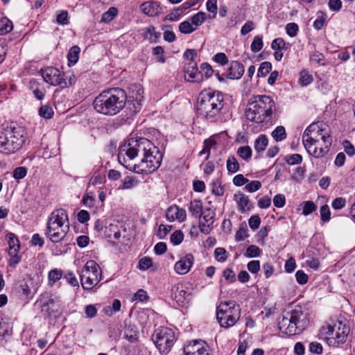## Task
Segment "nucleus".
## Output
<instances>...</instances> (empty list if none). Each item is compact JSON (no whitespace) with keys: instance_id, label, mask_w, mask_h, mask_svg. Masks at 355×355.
I'll list each match as a JSON object with an SVG mask.
<instances>
[{"instance_id":"nucleus-1","label":"nucleus","mask_w":355,"mask_h":355,"mask_svg":"<svg viewBox=\"0 0 355 355\" xmlns=\"http://www.w3.org/2000/svg\"><path fill=\"white\" fill-rule=\"evenodd\" d=\"M162 153L149 139L130 137L120 148L119 162L125 168L139 174L155 171L161 165Z\"/></svg>"},{"instance_id":"nucleus-2","label":"nucleus","mask_w":355,"mask_h":355,"mask_svg":"<svg viewBox=\"0 0 355 355\" xmlns=\"http://www.w3.org/2000/svg\"><path fill=\"white\" fill-rule=\"evenodd\" d=\"M310 324L309 310L302 306H289L284 310L282 319L278 322L279 330L288 335L300 334Z\"/></svg>"},{"instance_id":"nucleus-3","label":"nucleus","mask_w":355,"mask_h":355,"mask_svg":"<svg viewBox=\"0 0 355 355\" xmlns=\"http://www.w3.org/2000/svg\"><path fill=\"white\" fill-rule=\"evenodd\" d=\"M225 110L223 95L211 89L202 91L198 97V111L207 121L216 122L222 120Z\"/></svg>"},{"instance_id":"nucleus-4","label":"nucleus","mask_w":355,"mask_h":355,"mask_svg":"<svg viewBox=\"0 0 355 355\" xmlns=\"http://www.w3.org/2000/svg\"><path fill=\"white\" fill-rule=\"evenodd\" d=\"M126 94L120 88H112L104 91L96 96L93 105L98 113L114 116L118 114L125 106Z\"/></svg>"},{"instance_id":"nucleus-5","label":"nucleus","mask_w":355,"mask_h":355,"mask_svg":"<svg viewBox=\"0 0 355 355\" xmlns=\"http://www.w3.org/2000/svg\"><path fill=\"white\" fill-rule=\"evenodd\" d=\"M27 139L24 127L16 124H3L0 126V153L11 155L19 151Z\"/></svg>"},{"instance_id":"nucleus-6","label":"nucleus","mask_w":355,"mask_h":355,"mask_svg":"<svg viewBox=\"0 0 355 355\" xmlns=\"http://www.w3.org/2000/svg\"><path fill=\"white\" fill-rule=\"evenodd\" d=\"M69 231V218L67 211L58 209L49 215L46 227V236L53 243H58L64 239Z\"/></svg>"},{"instance_id":"nucleus-7","label":"nucleus","mask_w":355,"mask_h":355,"mask_svg":"<svg viewBox=\"0 0 355 355\" xmlns=\"http://www.w3.org/2000/svg\"><path fill=\"white\" fill-rule=\"evenodd\" d=\"M240 308L234 301L221 302L217 307L216 318L223 328L233 327L240 318Z\"/></svg>"},{"instance_id":"nucleus-8","label":"nucleus","mask_w":355,"mask_h":355,"mask_svg":"<svg viewBox=\"0 0 355 355\" xmlns=\"http://www.w3.org/2000/svg\"><path fill=\"white\" fill-rule=\"evenodd\" d=\"M80 276L83 288L90 290L101 281V270L96 261L89 260L82 269Z\"/></svg>"},{"instance_id":"nucleus-9","label":"nucleus","mask_w":355,"mask_h":355,"mask_svg":"<svg viewBox=\"0 0 355 355\" xmlns=\"http://www.w3.org/2000/svg\"><path fill=\"white\" fill-rule=\"evenodd\" d=\"M266 96L261 95L254 97L245 110L246 118L257 123H263L266 119Z\"/></svg>"},{"instance_id":"nucleus-10","label":"nucleus","mask_w":355,"mask_h":355,"mask_svg":"<svg viewBox=\"0 0 355 355\" xmlns=\"http://www.w3.org/2000/svg\"><path fill=\"white\" fill-rule=\"evenodd\" d=\"M329 127L322 122L313 123L304 130L302 135V143L308 145L310 142L317 140L331 139Z\"/></svg>"},{"instance_id":"nucleus-11","label":"nucleus","mask_w":355,"mask_h":355,"mask_svg":"<svg viewBox=\"0 0 355 355\" xmlns=\"http://www.w3.org/2000/svg\"><path fill=\"white\" fill-rule=\"evenodd\" d=\"M153 340L161 353H167L174 344L175 336L171 329L160 327L155 331Z\"/></svg>"},{"instance_id":"nucleus-12","label":"nucleus","mask_w":355,"mask_h":355,"mask_svg":"<svg viewBox=\"0 0 355 355\" xmlns=\"http://www.w3.org/2000/svg\"><path fill=\"white\" fill-rule=\"evenodd\" d=\"M42 77L45 82L51 85H60L61 87L64 88L72 85L71 79L64 73H62L56 68L49 67L42 71Z\"/></svg>"},{"instance_id":"nucleus-13","label":"nucleus","mask_w":355,"mask_h":355,"mask_svg":"<svg viewBox=\"0 0 355 355\" xmlns=\"http://www.w3.org/2000/svg\"><path fill=\"white\" fill-rule=\"evenodd\" d=\"M331 143L332 139L331 138L312 141L308 145L304 144V146L310 155L315 158H320L327 153Z\"/></svg>"},{"instance_id":"nucleus-14","label":"nucleus","mask_w":355,"mask_h":355,"mask_svg":"<svg viewBox=\"0 0 355 355\" xmlns=\"http://www.w3.org/2000/svg\"><path fill=\"white\" fill-rule=\"evenodd\" d=\"M215 215V212L209 208L205 209L199 215V229L202 233L209 234L214 229Z\"/></svg>"},{"instance_id":"nucleus-15","label":"nucleus","mask_w":355,"mask_h":355,"mask_svg":"<svg viewBox=\"0 0 355 355\" xmlns=\"http://www.w3.org/2000/svg\"><path fill=\"white\" fill-rule=\"evenodd\" d=\"M194 258L191 254H187L177 261L174 266L175 272L180 275L187 274L193 264Z\"/></svg>"},{"instance_id":"nucleus-16","label":"nucleus","mask_w":355,"mask_h":355,"mask_svg":"<svg viewBox=\"0 0 355 355\" xmlns=\"http://www.w3.org/2000/svg\"><path fill=\"white\" fill-rule=\"evenodd\" d=\"M129 96L136 103H134L135 111L140 110L141 103L144 99V89L141 85L134 84L129 87Z\"/></svg>"},{"instance_id":"nucleus-17","label":"nucleus","mask_w":355,"mask_h":355,"mask_svg":"<svg viewBox=\"0 0 355 355\" xmlns=\"http://www.w3.org/2000/svg\"><path fill=\"white\" fill-rule=\"evenodd\" d=\"M349 328L341 321L335 323L334 343L340 344L345 342Z\"/></svg>"},{"instance_id":"nucleus-18","label":"nucleus","mask_w":355,"mask_h":355,"mask_svg":"<svg viewBox=\"0 0 355 355\" xmlns=\"http://www.w3.org/2000/svg\"><path fill=\"white\" fill-rule=\"evenodd\" d=\"M140 10L144 14L149 17L157 16L162 11L159 3L154 1H149L141 3Z\"/></svg>"},{"instance_id":"nucleus-19","label":"nucleus","mask_w":355,"mask_h":355,"mask_svg":"<svg viewBox=\"0 0 355 355\" xmlns=\"http://www.w3.org/2000/svg\"><path fill=\"white\" fill-rule=\"evenodd\" d=\"M186 216L185 209L180 208L176 205L169 207L166 214V218L170 221L178 220L180 222H182L185 220Z\"/></svg>"},{"instance_id":"nucleus-20","label":"nucleus","mask_w":355,"mask_h":355,"mask_svg":"<svg viewBox=\"0 0 355 355\" xmlns=\"http://www.w3.org/2000/svg\"><path fill=\"white\" fill-rule=\"evenodd\" d=\"M243 73L244 67L243 64L237 61H234L230 64L225 76L230 79L237 80L241 78Z\"/></svg>"},{"instance_id":"nucleus-21","label":"nucleus","mask_w":355,"mask_h":355,"mask_svg":"<svg viewBox=\"0 0 355 355\" xmlns=\"http://www.w3.org/2000/svg\"><path fill=\"white\" fill-rule=\"evenodd\" d=\"M189 295L182 285H175L171 288V297L179 305H183Z\"/></svg>"},{"instance_id":"nucleus-22","label":"nucleus","mask_w":355,"mask_h":355,"mask_svg":"<svg viewBox=\"0 0 355 355\" xmlns=\"http://www.w3.org/2000/svg\"><path fill=\"white\" fill-rule=\"evenodd\" d=\"M271 48L274 51L275 60L279 61L283 57V51L288 48V44H286L282 38L279 37L272 41Z\"/></svg>"},{"instance_id":"nucleus-23","label":"nucleus","mask_w":355,"mask_h":355,"mask_svg":"<svg viewBox=\"0 0 355 355\" xmlns=\"http://www.w3.org/2000/svg\"><path fill=\"white\" fill-rule=\"evenodd\" d=\"M234 199L238 205L239 210L241 212H245L250 209L252 207L251 202L248 197L243 193L238 192L234 195Z\"/></svg>"},{"instance_id":"nucleus-24","label":"nucleus","mask_w":355,"mask_h":355,"mask_svg":"<svg viewBox=\"0 0 355 355\" xmlns=\"http://www.w3.org/2000/svg\"><path fill=\"white\" fill-rule=\"evenodd\" d=\"M206 349H207V346L205 343L194 340L193 343H190L184 347V352L185 355H193L200 350H205Z\"/></svg>"},{"instance_id":"nucleus-25","label":"nucleus","mask_w":355,"mask_h":355,"mask_svg":"<svg viewBox=\"0 0 355 355\" xmlns=\"http://www.w3.org/2000/svg\"><path fill=\"white\" fill-rule=\"evenodd\" d=\"M8 243L9 245V255L17 254L20 245L17 237L13 233H8L6 235Z\"/></svg>"},{"instance_id":"nucleus-26","label":"nucleus","mask_w":355,"mask_h":355,"mask_svg":"<svg viewBox=\"0 0 355 355\" xmlns=\"http://www.w3.org/2000/svg\"><path fill=\"white\" fill-rule=\"evenodd\" d=\"M189 211L193 216L200 215L202 211V204L199 200H193L191 201L189 206Z\"/></svg>"},{"instance_id":"nucleus-27","label":"nucleus","mask_w":355,"mask_h":355,"mask_svg":"<svg viewBox=\"0 0 355 355\" xmlns=\"http://www.w3.org/2000/svg\"><path fill=\"white\" fill-rule=\"evenodd\" d=\"M268 123L270 122L271 124H273L275 123L277 116L276 114L277 112V108L275 106V103L273 100L269 99V101L268 102Z\"/></svg>"},{"instance_id":"nucleus-28","label":"nucleus","mask_w":355,"mask_h":355,"mask_svg":"<svg viewBox=\"0 0 355 355\" xmlns=\"http://www.w3.org/2000/svg\"><path fill=\"white\" fill-rule=\"evenodd\" d=\"M313 81V78L307 70L303 69L300 71L299 84L302 87H306L312 83Z\"/></svg>"},{"instance_id":"nucleus-29","label":"nucleus","mask_w":355,"mask_h":355,"mask_svg":"<svg viewBox=\"0 0 355 355\" xmlns=\"http://www.w3.org/2000/svg\"><path fill=\"white\" fill-rule=\"evenodd\" d=\"M193 68H194L193 67ZM185 79L191 82H200L202 80V75L198 69H193L192 71H187L185 73Z\"/></svg>"},{"instance_id":"nucleus-30","label":"nucleus","mask_w":355,"mask_h":355,"mask_svg":"<svg viewBox=\"0 0 355 355\" xmlns=\"http://www.w3.org/2000/svg\"><path fill=\"white\" fill-rule=\"evenodd\" d=\"M13 28L12 23L8 18L0 19V35H3L10 33Z\"/></svg>"},{"instance_id":"nucleus-31","label":"nucleus","mask_w":355,"mask_h":355,"mask_svg":"<svg viewBox=\"0 0 355 355\" xmlns=\"http://www.w3.org/2000/svg\"><path fill=\"white\" fill-rule=\"evenodd\" d=\"M62 277V271L59 269H53L49 271L48 275L49 284L50 286H53L55 282L60 280Z\"/></svg>"},{"instance_id":"nucleus-32","label":"nucleus","mask_w":355,"mask_h":355,"mask_svg":"<svg viewBox=\"0 0 355 355\" xmlns=\"http://www.w3.org/2000/svg\"><path fill=\"white\" fill-rule=\"evenodd\" d=\"M80 49L79 46L75 45L73 46L70 49L67 55L68 60L70 64H76L79 58V54Z\"/></svg>"},{"instance_id":"nucleus-33","label":"nucleus","mask_w":355,"mask_h":355,"mask_svg":"<svg viewBox=\"0 0 355 355\" xmlns=\"http://www.w3.org/2000/svg\"><path fill=\"white\" fill-rule=\"evenodd\" d=\"M334 331L335 324L333 326L331 324L324 325L320 329L321 335L324 336L327 340H330L331 343L334 338Z\"/></svg>"},{"instance_id":"nucleus-34","label":"nucleus","mask_w":355,"mask_h":355,"mask_svg":"<svg viewBox=\"0 0 355 355\" xmlns=\"http://www.w3.org/2000/svg\"><path fill=\"white\" fill-rule=\"evenodd\" d=\"M271 136L277 141H281L286 138V132L284 127L277 126L272 132Z\"/></svg>"},{"instance_id":"nucleus-35","label":"nucleus","mask_w":355,"mask_h":355,"mask_svg":"<svg viewBox=\"0 0 355 355\" xmlns=\"http://www.w3.org/2000/svg\"><path fill=\"white\" fill-rule=\"evenodd\" d=\"M237 155L245 162H249L252 157V150L250 146H241L237 150Z\"/></svg>"},{"instance_id":"nucleus-36","label":"nucleus","mask_w":355,"mask_h":355,"mask_svg":"<svg viewBox=\"0 0 355 355\" xmlns=\"http://www.w3.org/2000/svg\"><path fill=\"white\" fill-rule=\"evenodd\" d=\"M124 337L130 343H135L138 338V331L133 327L129 326L124 331Z\"/></svg>"},{"instance_id":"nucleus-37","label":"nucleus","mask_w":355,"mask_h":355,"mask_svg":"<svg viewBox=\"0 0 355 355\" xmlns=\"http://www.w3.org/2000/svg\"><path fill=\"white\" fill-rule=\"evenodd\" d=\"M207 15L204 12H199L191 17V23L196 27L200 26L206 20Z\"/></svg>"},{"instance_id":"nucleus-38","label":"nucleus","mask_w":355,"mask_h":355,"mask_svg":"<svg viewBox=\"0 0 355 355\" xmlns=\"http://www.w3.org/2000/svg\"><path fill=\"white\" fill-rule=\"evenodd\" d=\"M266 148V137L261 135L254 141V149L257 153L263 152Z\"/></svg>"},{"instance_id":"nucleus-39","label":"nucleus","mask_w":355,"mask_h":355,"mask_svg":"<svg viewBox=\"0 0 355 355\" xmlns=\"http://www.w3.org/2000/svg\"><path fill=\"white\" fill-rule=\"evenodd\" d=\"M227 169L231 173H234L239 170V164L234 156L230 157L227 159Z\"/></svg>"},{"instance_id":"nucleus-40","label":"nucleus","mask_w":355,"mask_h":355,"mask_svg":"<svg viewBox=\"0 0 355 355\" xmlns=\"http://www.w3.org/2000/svg\"><path fill=\"white\" fill-rule=\"evenodd\" d=\"M216 142L214 139H206L204 141V148L200 152V155H202L203 154H207L206 159H208L210 155V150L211 148L216 145Z\"/></svg>"},{"instance_id":"nucleus-41","label":"nucleus","mask_w":355,"mask_h":355,"mask_svg":"<svg viewBox=\"0 0 355 355\" xmlns=\"http://www.w3.org/2000/svg\"><path fill=\"white\" fill-rule=\"evenodd\" d=\"M116 15L117 9L116 8L112 7L103 14L101 21L106 23L110 22L116 16Z\"/></svg>"},{"instance_id":"nucleus-42","label":"nucleus","mask_w":355,"mask_h":355,"mask_svg":"<svg viewBox=\"0 0 355 355\" xmlns=\"http://www.w3.org/2000/svg\"><path fill=\"white\" fill-rule=\"evenodd\" d=\"M302 205H303L302 214L304 216H308L317 209V206L312 201H305Z\"/></svg>"},{"instance_id":"nucleus-43","label":"nucleus","mask_w":355,"mask_h":355,"mask_svg":"<svg viewBox=\"0 0 355 355\" xmlns=\"http://www.w3.org/2000/svg\"><path fill=\"white\" fill-rule=\"evenodd\" d=\"M196 30L191 23L189 21H184L179 24V31L184 34H190Z\"/></svg>"},{"instance_id":"nucleus-44","label":"nucleus","mask_w":355,"mask_h":355,"mask_svg":"<svg viewBox=\"0 0 355 355\" xmlns=\"http://www.w3.org/2000/svg\"><path fill=\"white\" fill-rule=\"evenodd\" d=\"M318 18L313 22V27L316 30H320L324 25L326 20V15L324 12L320 11L317 13Z\"/></svg>"},{"instance_id":"nucleus-45","label":"nucleus","mask_w":355,"mask_h":355,"mask_svg":"<svg viewBox=\"0 0 355 355\" xmlns=\"http://www.w3.org/2000/svg\"><path fill=\"white\" fill-rule=\"evenodd\" d=\"M207 10L212 14V15H209V18L214 19L217 15V0H207Z\"/></svg>"},{"instance_id":"nucleus-46","label":"nucleus","mask_w":355,"mask_h":355,"mask_svg":"<svg viewBox=\"0 0 355 355\" xmlns=\"http://www.w3.org/2000/svg\"><path fill=\"white\" fill-rule=\"evenodd\" d=\"M260 253L261 250L259 247L251 245L247 248L244 255L248 258H253L259 257Z\"/></svg>"},{"instance_id":"nucleus-47","label":"nucleus","mask_w":355,"mask_h":355,"mask_svg":"<svg viewBox=\"0 0 355 355\" xmlns=\"http://www.w3.org/2000/svg\"><path fill=\"white\" fill-rule=\"evenodd\" d=\"M285 161L289 165L299 164L302 161V157L300 154L288 155L285 157Z\"/></svg>"},{"instance_id":"nucleus-48","label":"nucleus","mask_w":355,"mask_h":355,"mask_svg":"<svg viewBox=\"0 0 355 355\" xmlns=\"http://www.w3.org/2000/svg\"><path fill=\"white\" fill-rule=\"evenodd\" d=\"M214 256L216 259L221 263L225 261L227 258V252L223 248H216L214 250Z\"/></svg>"},{"instance_id":"nucleus-49","label":"nucleus","mask_w":355,"mask_h":355,"mask_svg":"<svg viewBox=\"0 0 355 355\" xmlns=\"http://www.w3.org/2000/svg\"><path fill=\"white\" fill-rule=\"evenodd\" d=\"M53 110L52 107L49 105H43L40 108L39 114L44 119H51L53 115Z\"/></svg>"},{"instance_id":"nucleus-50","label":"nucleus","mask_w":355,"mask_h":355,"mask_svg":"<svg viewBox=\"0 0 355 355\" xmlns=\"http://www.w3.org/2000/svg\"><path fill=\"white\" fill-rule=\"evenodd\" d=\"M263 45L262 38L259 36H255L250 45V48L252 52L257 53L262 49Z\"/></svg>"},{"instance_id":"nucleus-51","label":"nucleus","mask_w":355,"mask_h":355,"mask_svg":"<svg viewBox=\"0 0 355 355\" xmlns=\"http://www.w3.org/2000/svg\"><path fill=\"white\" fill-rule=\"evenodd\" d=\"M54 304V300L51 298L42 305V311L43 312L46 313L49 315H51L53 313H55V311L53 309Z\"/></svg>"},{"instance_id":"nucleus-52","label":"nucleus","mask_w":355,"mask_h":355,"mask_svg":"<svg viewBox=\"0 0 355 355\" xmlns=\"http://www.w3.org/2000/svg\"><path fill=\"white\" fill-rule=\"evenodd\" d=\"M170 239L174 245H179L184 239V234L180 230H176L171 235Z\"/></svg>"},{"instance_id":"nucleus-53","label":"nucleus","mask_w":355,"mask_h":355,"mask_svg":"<svg viewBox=\"0 0 355 355\" xmlns=\"http://www.w3.org/2000/svg\"><path fill=\"white\" fill-rule=\"evenodd\" d=\"M299 31L298 25L296 23H288L286 26V33L291 37H295L297 35Z\"/></svg>"},{"instance_id":"nucleus-54","label":"nucleus","mask_w":355,"mask_h":355,"mask_svg":"<svg viewBox=\"0 0 355 355\" xmlns=\"http://www.w3.org/2000/svg\"><path fill=\"white\" fill-rule=\"evenodd\" d=\"M182 15L178 8L173 9L169 14H168L164 19V21H177Z\"/></svg>"},{"instance_id":"nucleus-55","label":"nucleus","mask_w":355,"mask_h":355,"mask_svg":"<svg viewBox=\"0 0 355 355\" xmlns=\"http://www.w3.org/2000/svg\"><path fill=\"white\" fill-rule=\"evenodd\" d=\"M200 74H202V76L204 74L206 78L211 77L214 73V70L211 66L207 62L202 63L200 65Z\"/></svg>"},{"instance_id":"nucleus-56","label":"nucleus","mask_w":355,"mask_h":355,"mask_svg":"<svg viewBox=\"0 0 355 355\" xmlns=\"http://www.w3.org/2000/svg\"><path fill=\"white\" fill-rule=\"evenodd\" d=\"M64 279H66L67 282L69 283L72 286H79V283L75 275L72 272H68L63 277Z\"/></svg>"},{"instance_id":"nucleus-57","label":"nucleus","mask_w":355,"mask_h":355,"mask_svg":"<svg viewBox=\"0 0 355 355\" xmlns=\"http://www.w3.org/2000/svg\"><path fill=\"white\" fill-rule=\"evenodd\" d=\"M27 174V169L24 166L17 167L13 171V178L16 180L24 178Z\"/></svg>"},{"instance_id":"nucleus-58","label":"nucleus","mask_w":355,"mask_h":355,"mask_svg":"<svg viewBox=\"0 0 355 355\" xmlns=\"http://www.w3.org/2000/svg\"><path fill=\"white\" fill-rule=\"evenodd\" d=\"M160 36V33L155 31L154 26H149L146 29V37L151 41H155Z\"/></svg>"},{"instance_id":"nucleus-59","label":"nucleus","mask_w":355,"mask_h":355,"mask_svg":"<svg viewBox=\"0 0 355 355\" xmlns=\"http://www.w3.org/2000/svg\"><path fill=\"white\" fill-rule=\"evenodd\" d=\"M261 187V183L259 181L254 180L250 182H248L245 185V189L249 192H254L259 190Z\"/></svg>"},{"instance_id":"nucleus-60","label":"nucleus","mask_w":355,"mask_h":355,"mask_svg":"<svg viewBox=\"0 0 355 355\" xmlns=\"http://www.w3.org/2000/svg\"><path fill=\"white\" fill-rule=\"evenodd\" d=\"M296 281L300 284H305L308 282L309 277L303 270H297L295 273Z\"/></svg>"},{"instance_id":"nucleus-61","label":"nucleus","mask_w":355,"mask_h":355,"mask_svg":"<svg viewBox=\"0 0 355 355\" xmlns=\"http://www.w3.org/2000/svg\"><path fill=\"white\" fill-rule=\"evenodd\" d=\"M311 61L312 62L317 63L320 65H324V56L323 54L319 53V52H315L311 56Z\"/></svg>"},{"instance_id":"nucleus-62","label":"nucleus","mask_w":355,"mask_h":355,"mask_svg":"<svg viewBox=\"0 0 355 355\" xmlns=\"http://www.w3.org/2000/svg\"><path fill=\"white\" fill-rule=\"evenodd\" d=\"M247 232L248 230L245 225L240 227L235 236L236 241H243L246 237H248Z\"/></svg>"},{"instance_id":"nucleus-63","label":"nucleus","mask_w":355,"mask_h":355,"mask_svg":"<svg viewBox=\"0 0 355 355\" xmlns=\"http://www.w3.org/2000/svg\"><path fill=\"white\" fill-rule=\"evenodd\" d=\"M321 220L324 222L328 221L330 219L331 212L328 205H325L320 208Z\"/></svg>"},{"instance_id":"nucleus-64","label":"nucleus","mask_w":355,"mask_h":355,"mask_svg":"<svg viewBox=\"0 0 355 355\" xmlns=\"http://www.w3.org/2000/svg\"><path fill=\"white\" fill-rule=\"evenodd\" d=\"M153 261L148 257H144L140 259L139 266L141 270H147L152 266Z\"/></svg>"}]
</instances>
